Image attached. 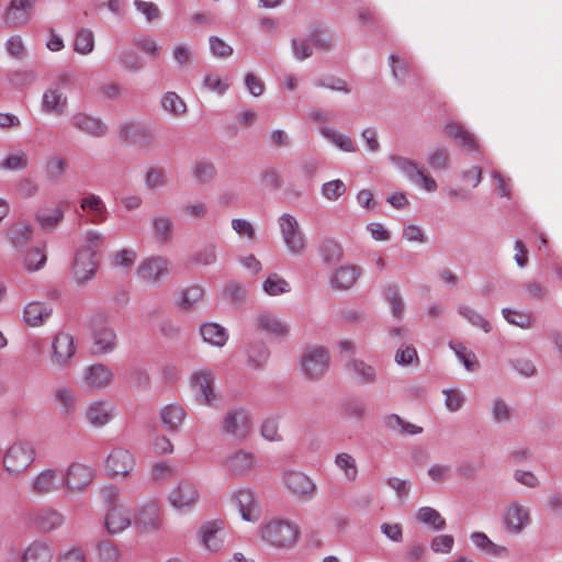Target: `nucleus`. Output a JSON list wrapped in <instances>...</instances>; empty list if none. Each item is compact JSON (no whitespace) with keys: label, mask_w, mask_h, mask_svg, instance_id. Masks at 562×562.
Returning a JSON list of instances; mask_svg holds the SVG:
<instances>
[{"label":"nucleus","mask_w":562,"mask_h":562,"mask_svg":"<svg viewBox=\"0 0 562 562\" xmlns=\"http://www.w3.org/2000/svg\"><path fill=\"white\" fill-rule=\"evenodd\" d=\"M427 164L435 171L448 169L450 164L448 150L442 147L431 149L427 155Z\"/></svg>","instance_id":"nucleus-53"},{"label":"nucleus","mask_w":562,"mask_h":562,"mask_svg":"<svg viewBox=\"0 0 562 562\" xmlns=\"http://www.w3.org/2000/svg\"><path fill=\"white\" fill-rule=\"evenodd\" d=\"M167 499L176 510H189L200 499L198 485L191 479H181L170 490Z\"/></svg>","instance_id":"nucleus-9"},{"label":"nucleus","mask_w":562,"mask_h":562,"mask_svg":"<svg viewBox=\"0 0 562 562\" xmlns=\"http://www.w3.org/2000/svg\"><path fill=\"white\" fill-rule=\"evenodd\" d=\"M458 314L467 319L472 326L479 327L484 333H490L492 330L491 323L479 311L470 305H459Z\"/></svg>","instance_id":"nucleus-46"},{"label":"nucleus","mask_w":562,"mask_h":562,"mask_svg":"<svg viewBox=\"0 0 562 562\" xmlns=\"http://www.w3.org/2000/svg\"><path fill=\"white\" fill-rule=\"evenodd\" d=\"M416 516L422 524L427 525L432 529L440 530L443 529L446 526V520L443 519V517L440 515L438 510H436L432 507H420L417 510Z\"/></svg>","instance_id":"nucleus-51"},{"label":"nucleus","mask_w":562,"mask_h":562,"mask_svg":"<svg viewBox=\"0 0 562 562\" xmlns=\"http://www.w3.org/2000/svg\"><path fill=\"white\" fill-rule=\"evenodd\" d=\"M99 559L102 562H116L121 552L117 547L111 541H101L97 546Z\"/></svg>","instance_id":"nucleus-61"},{"label":"nucleus","mask_w":562,"mask_h":562,"mask_svg":"<svg viewBox=\"0 0 562 562\" xmlns=\"http://www.w3.org/2000/svg\"><path fill=\"white\" fill-rule=\"evenodd\" d=\"M203 88L210 92L222 95L228 90L229 83L218 75L206 74L203 77Z\"/></svg>","instance_id":"nucleus-58"},{"label":"nucleus","mask_w":562,"mask_h":562,"mask_svg":"<svg viewBox=\"0 0 562 562\" xmlns=\"http://www.w3.org/2000/svg\"><path fill=\"white\" fill-rule=\"evenodd\" d=\"M384 427L392 432L400 435H418L423 431V428L404 420L397 414H389L383 418Z\"/></svg>","instance_id":"nucleus-38"},{"label":"nucleus","mask_w":562,"mask_h":562,"mask_svg":"<svg viewBox=\"0 0 562 562\" xmlns=\"http://www.w3.org/2000/svg\"><path fill=\"white\" fill-rule=\"evenodd\" d=\"M258 536L270 547L283 549L296 543L299 539L297 527L286 520H270L258 529Z\"/></svg>","instance_id":"nucleus-2"},{"label":"nucleus","mask_w":562,"mask_h":562,"mask_svg":"<svg viewBox=\"0 0 562 562\" xmlns=\"http://www.w3.org/2000/svg\"><path fill=\"white\" fill-rule=\"evenodd\" d=\"M449 347L453 350L457 358L462 362L468 371L475 370L477 360L472 351H468L467 347L462 342H450Z\"/></svg>","instance_id":"nucleus-55"},{"label":"nucleus","mask_w":562,"mask_h":562,"mask_svg":"<svg viewBox=\"0 0 562 562\" xmlns=\"http://www.w3.org/2000/svg\"><path fill=\"white\" fill-rule=\"evenodd\" d=\"M171 273V262L164 256H150L143 259L136 270L140 282L149 286L162 284Z\"/></svg>","instance_id":"nucleus-5"},{"label":"nucleus","mask_w":562,"mask_h":562,"mask_svg":"<svg viewBox=\"0 0 562 562\" xmlns=\"http://www.w3.org/2000/svg\"><path fill=\"white\" fill-rule=\"evenodd\" d=\"M200 333L205 342L216 347H223L228 339L227 330L217 323L203 324Z\"/></svg>","instance_id":"nucleus-40"},{"label":"nucleus","mask_w":562,"mask_h":562,"mask_svg":"<svg viewBox=\"0 0 562 562\" xmlns=\"http://www.w3.org/2000/svg\"><path fill=\"white\" fill-rule=\"evenodd\" d=\"M67 164L65 159L54 156L47 159L46 166H45V172L46 176L52 179L56 180L60 178L66 172Z\"/></svg>","instance_id":"nucleus-64"},{"label":"nucleus","mask_w":562,"mask_h":562,"mask_svg":"<svg viewBox=\"0 0 562 562\" xmlns=\"http://www.w3.org/2000/svg\"><path fill=\"white\" fill-rule=\"evenodd\" d=\"M214 379L213 371L206 368L198 369L191 373V386L200 403L210 405L215 400Z\"/></svg>","instance_id":"nucleus-21"},{"label":"nucleus","mask_w":562,"mask_h":562,"mask_svg":"<svg viewBox=\"0 0 562 562\" xmlns=\"http://www.w3.org/2000/svg\"><path fill=\"white\" fill-rule=\"evenodd\" d=\"M133 524L142 531H158L162 525L159 504L155 501L140 504L134 515Z\"/></svg>","instance_id":"nucleus-23"},{"label":"nucleus","mask_w":562,"mask_h":562,"mask_svg":"<svg viewBox=\"0 0 562 562\" xmlns=\"http://www.w3.org/2000/svg\"><path fill=\"white\" fill-rule=\"evenodd\" d=\"M117 61L127 71L136 72L143 68L139 57L132 49H123L117 53Z\"/></svg>","instance_id":"nucleus-57"},{"label":"nucleus","mask_w":562,"mask_h":562,"mask_svg":"<svg viewBox=\"0 0 562 562\" xmlns=\"http://www.w3.org/2000/svg\"><path fill=\"white\" fill-rule=\"evenodd\" d=\"M52 314V308L41 302L29 303L23 311V321L26 325L41 326Z\"/></svg>","instance_id":"nucleus-35"},{"label":"nucleus","mask_w":562,"mask_h":562,"mask_svg":"<svg viewBox=\"0 0 562 562\" xmlns=\"http://www.w3.org/2000/svg\"><path fill=\"white\" fill-rule=\"evenodd\" d=\"M278 224L288 251L293 256L303 255L307 245L297 218L290 213H283L278 218Z\"/></svg>","instance_id":"nucleus-6"},{"label":"nucleus","mask_w":562,"mask_h":562,"mask_svg":"<svg viewBox=\"0 0 562 562\" xmlns=\"http://www.w3.org/2000/svg\"><path fill=\"white\" fill-rule=\"evenodd\" d=\"M198 535L200 544L210 552H218L225 546V525L220 519L204 522Z\"/></svg>","instance_id":"nucleus-20"},{"label":"nucleus","mask_w":562,"mask_h":562,"mask_svg":"<svg viewBox=\"0 0 562 562\" xmlns=\"http://www.w3.org/2000/svg\"><path fill=\"white\" fill-rule=\"evenodd\" d=\"M231 501L243 520L256 522L261 516V503L257 492L248 486L236 488L231 494Z\"/></svg>","instance_id":"nucleus-7"},{"label":"nucleus","mask_w":562,"mask_h":562,"mask_svg":"<svg viewBox=\"0 0 562 562\" xmlns=\"http://www.w3.org/2000/svg\"><path fill=\"white\" fill-rule=\"evenodd\" d=\"M532 522L530 509L518 501L505 505L502 513L504 530L513 536L522 533Z\"/></svg>","instance_id":"nucleus-8"},{"label":"nucleus","mask_w":562,"mask_h":562,"mask_svg":"<svg viewBox=\"0 0 562 562\" xmlns=\"http://www.w3.org/2000/svg\"><path fill=\"white\" fill-rule=\"evenodd\" d=\"M153 234L160 244H167L173 231V222L165 215H157L151 218Z\"/></svg>","instance_id":"nucleus-42"},{"label":"nucleus","mask_w":562,"mask_h":562,"mask_svg":"<svg viewBox=\"0 0 562 562\" xmlns=\"http://www.w3.org/2000/svg\"><path fill=\"white\" fill-rule=\"evenodd\" d=\"M35 522L41 530L52 531L65 522V516L54 508H44L36 513Z\"/></svg>","instance_id":"nucleus-37"},{"label":"nucleus","mask_w":562,"mask_h":562,"mask_svg":"<svg viewBox=\"0 0 562 562\" xmlns=\"http://www.w3.org/2000/svg\"><path fill=\"white\" fill-rule=\"evenodd\" d=\"M29 166V158L24 150L9 154L0 162V168L5 170H22Z\"/></svg>","instance_id":"nucleus-56"},{"label":"nucleus","mask_w":562,"mask_h":562,"mask_svg":"<svg viewBox=\"0 0 562 562\" xmlns=\"http://www.w3.org/2000/svg\"><path fill=\"white\" fill-rule=\"evenodd\" d=\"M72 86V76L59 74L44 90L41 98V111L47 115L61 116L66 113L69 102L66 91Z\"/></svg>","instance_id":"nucleus-1"},{"label":"nucleus","mask_w":562,"mask_h":562,"mask_svg":"<svg viewBox=\"0 0 562 562\" xmlns=\"http://www.w3.org/2000/svg\"><path fill=\"white\" fill-rule=\"evenodd\" d=\"M394 361L400 367L418 366L419 357L416 348L412 344H402L395 355Z\"/></svg>","instance_id":"nucleus-50"},{"label":"nucleus","mask_w":562,"mask_h":562,"mask_svg":"<svg viewBox=\"0 0 562 562\" xmlns=\"http://www.w3.org/2000/svg\"><path fill=\"white\" fill-rule=\"evenodd\" d=\"M360 274L361 269L359 267L355 265H341L331 272L329 282L334 290L347 291L356 284Z\"/></svg>","instance_id":"nucleus-28"},{"label":"nucleus","mask_w":562,"mask_h":562,"mask_svg":"<svg viewBox=\"0 0 562 562\" xmlns=\"http://www.w3.org/2000/svg\"><path fill=\"white\" fill-rule=\"evenodd\" d=\"M70 123L76 130L93 137H102L108 132L106 124L99 117L83 112L75 113L70 117Z\"/></svg>","instance_id":"nucleus-30"},{"label":"nucleus","mask_w":562,"mask_h":562,"mask_svg":"<svg viewBox=\"0 0 562 562\" xmlns=\"http://www.w3.org/2000/svg\"><path fill=\"white\" fill-rule=\"evenodd\" d=\"M97 269L95 250L80 249L76 254L71 276L76 283L83 284L95 277Z\"/></svg>","instance_id":"nucleus-22"},{"label":"nucleus","mask_w":562,"mask_h":562,"mask_svg":"<svg viewBox=\"0 0 562 562\" xmlns=\"http://www.w3.org/2000/svg\"><path fill=\"white\" fill-rule=\"evenodd\" d=\"M336 468L342 472L344 477L348 482H355L358 477V465L356 459L347 453L341 452L335 457Z\"/></svg>","instance_id":"nucleus-44"},{"label":"nucleus","mask_w":562,"mask_h":562,"mask_svg":"<svg viewBox=\"0 0 562 562\" xmlns=\"http://www.w3.org/2000/svg\"><path fill=\"white\" fill-rule=\"evenodd\" d=\"M342 411L348 418L361 420L368 414V405L364 402L352 400L345 403Z\"/></svg>","instance_id":"nucleus-60"},{"label":"nucleus","mask_w":562,"mask_h":562,"mask_svg":"<svg viewBox=\"0 0 562 562\" xmlns=\"http://www.w3.org/2000/svg\"><path fill=\"white\" fill-rule=\"evenodd\" d=\"M262 290L269 296H277L291 291L290 283L278 273H270L262 282Z\"/></svg>","instance_id":"nucleus-47"},{"label":"nucleus","mask_w":562,"mask_h":562,"mask_svg":"<svg viewBox=\"0 0 562 562\" xmlns=\"http://www.w3.org/2000/svg\"><path fill=\"white\" fill-rule=\"evenodd\" d=\"M94 475L95 472L91 467L80 462H72L68 465L64 476H61V483L70 491L81 492L92 483Z\"/></svg>","instance_id":"nucleus-19"},{"label":"nucleus","mask_w":562,"mask_h":562,"mask_svg":"<svg viewBox=\"0 0 562 562\" xmlns=\"http://www.w3.org/2000/svg\"><path fill=\"white\" fill-rule=\"evenodd\" d=\"M257 329L272 339H283L290 333V326L278 315L269 311L259 312L255 317Z\"/></svg>","instance_id":"nucleus-25"},{"label":"nucleus","mask_w":562,"mask_h":562,"mask_svg":"<svg viewBox=\"0 0 562 562\" xmlns=\"http://www.w3.org/2000/svg\"><path fill=\"white\" fill-rule=\"evenodd\" d=\"M36 80V74L29 69H18L9 75V81L19 88L30 87Z\"/></svg>","instance_id":"nucleus-59"},{"label":"nucleus","mask_w":562,"mask_h":562,"mask_svg":"<svg viewBox=\"0 0 562 562\" xmlns=\"http://www.w3.org/2000/svg\"><path fill=\"white\" fill-rule=\"evenodd\" d=\"M35 0H11L4 13V21L9 25H25L31 20V9Z\"/></svg>","instance_id":"nucleus-32"},{"label":"nucleus","mask_w":562,"mask_h":562,"mask_svg":"<svg viewBox=\"0 0 562 562\" xmlns=\"http://www.w3.org/2000/svg\"><path fill=\"white\" fill-rule=\"evenodd\" d=\"M54 403L59 408L64 418L72 417L78 408V400L75 391L67 385H58L53 391Z\"/></svg>","instance_id":"nucleus-31"},{"label":"nucleus","mask_w":562,"mask_h":562,"mask_svg":"<svg viewBox=\"0 0 562 562\" xmlns=\"http://www.w3.org/2000/svg\"><path fill=\"white\" fill-rule=\"evenodd\" d=\"M281 484L291 496L296 498H312L317 490L315 482L307 474L291 469L283 471Z\"/></svg>","instance_id":"nucleus-11"},{"label":"nucleus","mask_w":562,"mask_h":562,"mask_svg":"<svg viewBox=\"0 0 562 562\" xmlns=\"http://www.w3.org/2000/svg\"><path fill=\"white\" fill-rule=\"evenodd\" d=\"M36 450L29 441H16L8 448L2 457L4 471L10 475H19L26 471L35 461Z\"/></svg>","instance_id":"nucleus-3"},{"label":"nucleus","mask_w":562,"mask_h":562,"mask_svg":"<svg viewBox=\"0 0 562 562\" xmlns=\"http://www.w3.org/2000/svg\"><path fill=\"white\" fill-rule=\"evenodd\" d=\"M502 315L507 323L515 325L521 329H528L532 326V318L530 314L505 307L502 310Z\"/></svg>","instance_id":"nucleus-52"},{"label":"nucleus","mask_w":562,"mask_h":562,"mask_svg":"<svg viewBox=\"0 0 562 562\" xmlns=\"http://www.w3.org/2000/svg\"><path fill=\"white\" fill-rule=\"evenodd\" d=\"M330 366V356L326 348L312 346L304 349L300 358V370L310 380L322 379Z\"/></svg>","instance_id":"nucleus-4"},{"label":"nucleus","mask_w":562,"mask_h":562,"mask_svg":"<svg viewBox=\"0 0 562 562\" xmlns=\"http://www.w3.org/2000/svg\"><path fill=\"white\" fill-rule=\"evenodd\" d=\"M232 228L240 238L252 240L256 237V228L248 220L233 218Z\"/></svg>","instance_id":"nucleus-63"},{"label":"nucleus","mask_w":562,"mask_h":562,"mask_svg":"<svg viewBox=\"0 0 562 562\" xmlns=\"http://www.w3.org/2000/svg\"><path fill=\"white\" fill-rule=\"evenodd\" d=\"M160 108L172 117H180L187 112L186 102L173 91L165 92L161 95Z\"/></svg>","instance_id":"nucleus-41"},{"label":"nucleus","mask_w":562,"mask_h":562,"mask_svg":"<svg viewBox=\"0 0 562 562\" xmlns=\"http://www.w3.org/2000/svg\"><path fill=\"white\" fill-rule=\"evenodd\" d=\"M77 353V345L69 333L60 331L52 339L50 362L59 369L70 368Z\"/></svg>","instance_id":"nucleus-10"},{"label":"nucleus","mask_w":562,"mask_h":562,"mask_svg":"<svg viewBox=\"0 0 562 562\" xmlns=\"http://www.w3.org/2000/svg\"><path fill=\"white\" fill-rule=\"evenodd\" d=\"M251 426L250 413L244 407H234L227 411L222 422L223 432L239 440L247 438Z\"/></svg>","instance_id":"nucleus-13"},{"label":"nucleus","mask_w":562,"mask_h":562,"mask_svg":"<svg viewBox=\"0 0 562 562\" xmlns=\"http://www.w3.org/2000/svg\"><path fill=\"white\" fill-rule=\"evenodd\" d=\"M384 297L391 306L392 315L395 318H402L404 313V302L398 288L394 285L385 288Z\"/></svg>","instance_id":"nucleus-54"},{"label":"nucleus","mask_w":562,"mask_h":562,"mask_svg":"<svg viewBox=\"0 0 562 562\" xmlns=\"http://www.w3.org/2000/svg\"><path fill=\"white\" fill-rule=\"evenodd\" d=\"M223 467L234 476L246 477L258 467V460L254 452L239 449L225 457Z\"/></svg>","instance_id":"nucleus-17"},{"label":"nucleus","mask_w":562,"mask_h":562,"mask_svg":"<svg viewBox=\"0 0 562 562\" xmlns=\"http://www.w3.org/2000/svg\"><path fill=\"white\" fill-rule=\"evenodd\" d=\"M392 164L414 184L423 187L427 192H435L438 188L436 180L426 175L418 164L412 159L394 156Z\"/></svg>","instance_id":"nucleus-14"},{"label":"nucleus","mask_w":562,"mask_h":562,"mask_svg":"<svg viewBox=\"0 0 562 562\" xmlns=\"http://www.w3.org/2000/svg\"><path fill=\"white\" fill-rule=\"evenodd\" d=\"M470 539L475 548L486 552L490 555L502 558L507 555L508 549L505 546L494 543L486 533L474 531L470 535Z\"/></svg>","instance_id":"nucleus-36"},{"label":"nucleus","mask_w":562,"mask_h":562,"mask_svg":"<svg viewBox=\"0 0 562 562\" xmlns=\"http://www.w3.org/2000/svg\"><path fill=\"white\" fill-rule=\"evenodd\" d=\"M349 370L362 384H371L376 381L375 368L363 360H352L349 363Z\"/></svg>","instance_id":"nucleus-45"},{"label":"nucleus","mask_w":562,"mask_h":562,"mask_svg":"<svg viewBox=\"0 0 562 562\" xmlns=\"http://www.w3.org/2000/svg\"><path fill=\"white\" fill-rule=\"evenodd\" d=\"M345 192L346 186L339 179L325 182L322 186V194L325 199L329 201L338 200L342 194H345Z\"/></svg>","instance_id":"nucleus-62"},{"label":"nucleus","mask_w":562,"mask_h":562,"mask_svg":"<svg viewBox=\"0 0 562 562\" xmlns=\"http://www.w3.org/2000/svg\"><path fill=\"white\" fill-rule=\"evenodd\" d=\"M114 382V373L103 363L87 367L81 376V385L89 392H101Z\"/></svg>","instance_id":"nucleus-16"},{"label":"nucleus","mask_w":562,"mask_h":562,"mask_svg":"<svg viewBox=\"0 0 562 562\" xmlns=\"http://www.w3.org/2000/svg\"><path fill=\"white\" fill-rule=\"evenodd\" d=\"M121 137L139 148L146 149L151 146L149 127L139 122H125L120 128Z\"/></svg>","instance_id":"nucleus-27"},{"label":"nucleus","mask_w":562,"mask_h":562,"mask_svg":"<svg viewBox=\"0 0 562 562\" xmlns=\"http://www.w3.org/2000/svg\"><path fill=\"white\" fill-rule=\"evenodd\" d=\"M447 136L469 150H476L479 143L475 136L459 122L450 121L445 126Z\"/></svg>","instance_id":"nucleus-34"},{"label":"nucleus","mask_w":562,"mask_h":562,"mask_svg":"<svg viewBox=\"0 0 562 562\" xmlns=\"http://www.w3.org/2000/svg\"><path fill=\"white\" fill-rule=\"evenodd\" d=\"M91 339L97 353H108L115 348L116 335L101 317L91 321Z\"/></svg>","instance_id":"nucleus-24"},{"label":"nucleus","mask_w":562,"mask_h":562,"mask_svg":"<svg viewBox=\"0 0 562 562\" xmlns=\"http://www.w3.org/2000/svg\"><path fill=\"white\" fill-rule=\"evenodd\" d=\"M159 417L169 432H178L187 417V412L180 404L172 403L160 408Z\"/></svg>","instance_id":"nucleus-33"},{"label":"nucleus","mask_w":562,"mask_h":562,"mask_svg":"<svg viewBox=\"0 0 562 562\" xmlns=\"http://www.w3.org/2000/svg\"><path fill=\"white\" fill-rule=\"evenodd\" d=\"M74 49L80 55H88L94 49V34L91 30L81 27L76 32Z\"/></svg>","instance_id":"nucleus-49"},{"label":"nucleus","mask_w":562,"mask_h":562,"mask_svg":"<svg viewBox=\"0 0 562 562\" xmlns=\"http://www.w3.org/2000/svg\"><path fill=\"white\" fill-rule=\"evenodd\" d=\"M133 524L130 509L124 505L106 507L104 515V528L110 535H120Z\"/></svg>","instance_id":"nucleus-26"},{"label":"nucleus","mask_w":562,"mask_h":562,"mask_svg":"<svg viewBox=\"0 0 562 562\" xmlns=\"http://www.w3.org/2000/svg\"><path fill=\"white\" fill-rule=\"evenodd\" d=\"M115 417V405L109 400H93L87 404L83 411L86 423L95 429L108 426Z\"/></svg>","instance_id":"nucleus-15"},{"label":"nucleus","mask_w":562,"mask_h":562,"mask_svg":"<svg viewBox=\"0 0 562 562\" xmlns=\"http://www.w3.org/2000/svg\"><path fill=\"white\" fill-rule=\"evenodd\" d=\"M61 485L60 472L55 468H44L37 472L29 484L31 494L46 496L59 491Z\"/></svg>","instance_id":"nucleus-18"},{"label":"nucleus","mask_w":562,"mask_h":562,"mask_svg":"<svg viewBox=\"0 0 562 562\" xmlns=\"http://www.w3.org/2000/svg\"><path fill=\"white\" fill-rule=\"evenodd\" d=\"M80 209L92 224H102L108 218V207L102 198L95 193L85 194L80 200Z\"/></svg>","instance_id":"nucleus-29"},{"label":"nucleus","mask_w":562,"mask_h":562,"mask_svg":"<svg viewBox=\"0 0 562 562\" xmlns=\"http://www.w3.org/2000/svg\"><path fill=\"white\" fill-rule=\"evenodd\" d=\"M64 218V211L61 207L41 210L36 214L38 225L45 229H54Z\"/></svg>","instance_id":"nucleus-48"},{"label":"nucleus","mask_w":562,"mask_h":562,"mask_svg":"<svg viewBox=\"0 0 562 562\" xmlns=\"http://www.w3.org/2000/svg\"><path fill=\"white\" fill-rule=\"evenodd\" d=\"M135 465V457L123 448H114L105 459V471L111 479L131 477Z\"/></svg>","instance_id":"nucleus-12"},{"label":"nucleus","mask_w":562,"mask_h":562,"mask_svg":"<svg viewBox=\"0 0 562 562\" xmlns=\"http://www.w3.org/2000/svg\"><path fill=\"white\" fill-rule=\"evenodd\" d=\"M53 550L43 542H33L24 551L23 562H52Z\"/></svg>","instance_id":"nucleus-43"},{"label":"nucleus","mask_w":562,"mask_h":562,"mask_svg":"<svg viewBox=\"0 0 562 562\" xmlns=\"http://www.w3.org/2000/svg\"><path fill=\"white\" fill-rule=\"evenodd\" d=\"M321 135L345 153H355L357 147L348 134L338 132L335 128L324 126L319 130Z\"/></svg>","instance_id":"nucleus-39"}]
</instances>
